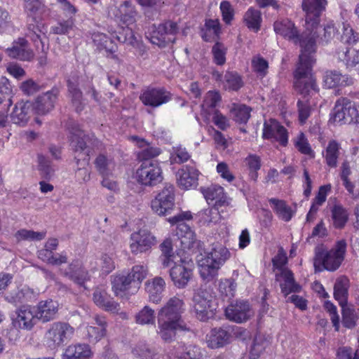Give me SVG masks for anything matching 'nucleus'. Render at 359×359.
I'll list each match as a JSON object with an SVG mask.
<instances>
[{"label": "nucleus", "instance_id": "obj_1", "mask_svg": "<svg viewBox=\"0 0 359 359\" xmlns=\"http://www.w3.org/2000/svg\"><path fill=\"white\" fill-rule=\"evenodd\" d=\"M231 252L220 243H214L205 252V255L198 260L201 278L210 282L215 279L219 269L231 258Z\"/></svg>", "mask_w": 359, "mask_h": 359}, {"label": "nucleus", "instance_id": "obj_2", "mask_svg": "<svg viewBox=\"0 0 359 359\" xmlns=\"http://www.w3.org/2000/svg\"><path fill=\"white\" fill-rule=\"evenodd\" d=\"M315 60L311 53H300L299 62L294 72V87L303 98L311 97L318 91L315 78L312 75V67Z\"/></svg>", "mask_w": 359, "mask_h": 359}, {"label": "nucleus", "instance_id": "obj_3", "mask_svg": "<svg viewBox=\"0 0 359 359\" xmlns=\"http://www.w3.org/2000/svg\"><path fill=\"white\" fill-rule=\"evenodd\" d=\"M346 246V242L344 239L337 241L330 250H327L323 245L317 246L315 248L313 260L316 271H336L344 259Z\"/></svg>", "mask_w": 359, "mask_h": 359}, {"label": "nucleus", "instance_id": "obj_4", "mask_svg": "<svg viewBox=\"0 0 359 359\" xmlns=\"http://www.w3.org/2000/svg\"><path fill=\"white\" fill-rule=\"evenodd\" d=\"M275 32L284 39L301 46V53H311L314 50V40L307 39L306 31L300 34L294 23L289 19L278 20L273 23Z\"/></svg>", "mask_w": 359, "mask_h": 359}, {"label": "nucleus", "instance_id": "obj_5", "mask_svg": "<svg viewBox=\"0 0 359 359\" xmlns=\"http://www.w3.org/2000/svg\"><path fill=\"white\" fill-rule=\"evenodd\" d=\"M192 219V215L190 211L180 212L172 217H169L168 221L172 225H177L176 235L180 241L181 248L183 250H190L192 252H196L201 247V241L196 238L195 233L191 229L184 221H189Z\"/></svg>", "mask_w": 359, "mask_h": 359}, {"label": "nucleus", "instance_id": "obj_6", "mask_svg": "<svg viewBox=\"0 0 359 359\" xmlns=\"http://www.w3.org/2000/svg\"><path fill=\"white\" fill-rule=\"evenodd\" d=\"M74 329L69 323L57 321L52 323L45 334V343L51 350L62 346L72 337Z\"/></svg>", "mask_w": 359, "mask_h": 359}, {"label": "nucleus", "instance_id": "obj_7", "mask_svg": "<svg viewBox=\"0 0 359 359\" xmlns=\"http://www.w3.org/2000/svg\"><path fill=\"white\" fill-rule=\"evenodd\" d=\"M330 122L339 124L359 123L358 111L349 99L341 97L335 103Z\"/></svg>", "mask_w": 359, "mask_h": 359}, {"label": "nucleus", "instance_id": "obj_8", "mask_svg": "<svg viewBox=\"0 0 359 359\" xmlns=\"http://www.w3.org/2000/svg\"><path fill=\"white\" fill-rule=\"evenodd\" d=\"M175 193L172 184H165L151 202L152 211L159 216L170 215L175 208Z\"/></svg>", "mask_w": 359, "mask_h": 359}, {"label": "nucleus", "instance_id": "obj_9", "mask_svg": "<svg viewBox=\"0 0 359 359\" xmlns=\"http://www.w3.org/2000/svg\"><path fill=\"white\" fill-rule=\"evenodd\" d=\"M69 133H71V146L74 150L75 153L79 152L81 154L83 151V158H80L79 155L75 156L74 159L76 164L79 165L80 161L82 159L83 161L88 162L89 160V150L87 149L88 144L90 141L89 135H86L84 132L80 128L79 124L74 122H70L68 125Z\"/></svg>", "mask_w": 359, "mask_h": 359}, {"label": "nucleus", "instance_id": "obj_10", "mask_svg": "<svg viewBox=\"0 0 359 359\" xmlns=\"http://www.w3.org/2000/svg\"><path fill=\"white\" fill-rule=\"evenodd\" d=\"M136 175L138 182L146 186H154L163 180L161 169L156 161L142 163Z\"/></svg>", "mask_w": 359, "mask_h": 359}, {"label": "nucleus", "instance_id": "obj_11", "mask_svg": "<svg viewBox=\"0 0 359 359\" xmlns=\"http://www.w3.org/2000/svg\"><path fill=\"white\" fill-rule=\"evenodd\" d=\"M194 263L191 260L180 259L170 269V277L177 288H184L193 275Z\"/></svg>", "mask_w": 359, "mask_h": 359}, {"label": "nucleus", "instance_id": "obj_12", "mask_svg": "<svg viewBox=\"0 0 359 359\" xmlns=\"http://www.w3.org/2000/svg\"><path fill=\"white\" fill-rule=\"evenodd\" d=\"M172 94L164 88L148 87L144 89L140 100L145 106L157 108L172 100Z\"/></svg>", "mask_w": 359, "mask_h": 359}, {"label": "nucleus", "instance_id": "obj_13", "mask_svg": "<svg viewBox=\"0 0 359 359\" xmlns=\"http://www.w3.org/2000/svg\"><path fill=\"white\" fill-rule=\"evenodd\" d=\"M184 311V304L182 299L173 297H171L162 307L158 313V318L179 323H184L182 314Z\"/></svg>", "mask_w": 359, "mask_h": 359}, {"label": "nucleus", "instance_id": "obj_14", "mask_svg": "<svg viewBox=\"0 0 359 359\" xmlns=\"http://www.w3.org/2000/svg\"><path fill=\"white\" fill-rule=\"evenodd\" d=\"M338 34V29L333 22H328L326 25H320L318 22L316 25H310V29H306L307 39L313 38L314 40V50H316V39H318L319 43L327 44L330 42L335 36Z\"/></svg>", "mask_w": 359, "mask_h": 359}, {"label": "nucleus", "instance_id": "obj_15", "mask_svg": "<svg viewBox=\"0 0 359 359\" xmlns=\"http://www.w3.org/2000/svg\"><path fill=\"white\" fill-rule=\"evenodd\" d=\"M253 314L254 312L249 302L245 300L232 302L225 309L226 318L237 323L247 321Z\"/></svg>", "mask_w": 359, "mask_h": 359}, {"label": "nucleus", "instance_id": "obj_16", "mask_svg": "<svg viewBox=\"0 0 359 359\" xmlns=\"http://www.w3.org/2000/svg\"><path fill=\"white\" fill-rule=\"evenodd\" d=\"M130 248L133 254L145 252L156 244V237L147 229H140L130 236Z\"/></svg>", "mask_w": 359, "mask_h": 359}, {"label": "nucleus", "instance_id": "obj_17", "mask_svg": "<svg viewBox=\"0 0 359 359\" xmlns=\"http://www.w3.org/2000/svg\"><path fill=\"white\" fill-rule=\"evenodd\" d=\"M210 296L205 291H199L193 297L194 309L198 319L206 321L214 315Z\"/></svg>", "mask_w": 359, "mask_h": 359}, {"label": "nucleus", "instance_id": "obj_18", "mask_svg": "<svg viewBox=\"0 0 359 359\" xmlns=\"http://www.w3.org/2000/svg\"><path fill=\"white\" fill-rule=\"evenodd\" d=\"M326 4V0H303L302 8L306 12V29H310V25H316L320 22Z\"/></svg>", "mask_w": 359, "mask_h": 359}, {"label": "nucleus", "instance_id": "obj_19", "mask_svg": "<svg viewBox=\"0 0 359 359\" xmlns=\"http://www.w3.org/2000/svg\"><path fill=\"white\" fill-rule=\"evenodd\" d=\"M178 27L176 22L167 21L158 25L153 31L151 42L158 46H165L168 43H174V35L177 32Z\"/></svg>", "mask_w": 359, "mask_h": 359}, {"label": "nucleus", "instance_id": "obj_20", "mask_svg": "<svg viewBox=\"0 0 359 359\" xmlns=\"http://www.w3.org/2000/svg\"><path fill=\"white\" fill-rule=\"evenodd\" d=\"M262 137L272 142H278L283 147H285L288 142L287 130L274 119L264 122Z\"/></svg>", "mask_w": 359, "mask_h": 359}, {"label": "nucleus", "instance_id": "obj_21", "mask_svg": "<svg viewBox=\"0 0 359 359\" xmlns=\"http://www.w3.org/2000/svg\"><path fill=\"white\" fill-rule=\"evenodd\" d=\"M114 16L116 20L126 25V27L122 28V32H119L118 35L124 34V29L130 28V26L136 22L137 12L131 1L125 0L116 8Z\"/></svg>", "mask_w": 359, "mask_h": 359}, {"label": "nucleus", "instance_id": "obj_22", "mask_svg": "<svg viewBox=\"0 0 359 359\" xmlns=\"http://www.w3.org/2000/svg\"><path fill=\"white\" fill-rule=\"evenodd\" d=\"M37 322L33 307L29 306H22L17 309L15 316L13 318L14 327L26 330H31Z\"/></svg>", "mask_w": 359, "mask_h": 359}, {"label": "nucleus", "instance_id": "obj_23", "mask_svg": "<svg viewBox=\"0 0 359 359\" xmlns=\"http://www.w3.org/2000/svg\"><path fill=\"white\" fill-rule=\"evenodd\" d=\"M33 309L38 321L46 323L55 318L58 311V304L52 299L42 300L34 306Z\"/></svg>", "mask_w": 359, "mask_h": 359}, {"label": "nucleus", "instance_id": "obj_24", "mask_svg": "<svg viewBox=\"0 0 359 359\" xmlns=\"http://www.w3.org/2000/svg\"><path fill=\"white\" fill-rule=\"evenodd\" d=\"M59 92L58 88H53L51 90L39 96L32 104V109L38 114L43 115L48 113L54 108Z\"/></svg>", "mask_w": 359, "mask_h": 359}, {"label": "nucleus", "instance_id": "obj_25", "mask_svg": "<svg viewBox=\"0 0 359 359\" xmlns=\"http://www.w3.org/2000/svg\"><path fill=\"white\" fill-rule=\"evenodd\" d=\"M62 273L80 286H83L85 283L90 280L88 271L83 267L78 260L71 262L66 269L62 271Z\"/></svg>", "mask_w": 359, "mask_h": 359}, {"label": "nucleus", "instance_id": "obj_26", "mask_svg": "<svg viewBox=\"0 0 359 359\" xmlns=\"http://www.w3.org/2000/svg\"><path fill=\"white\" fill-rule=\"evenodd\" d=\"M79 84V79L77 76H70L67 80V96L77 112L81 111L85 105Z\"/></svg>", "mask_w": 359, "mask_h": 359}, {"label": "nucleus", "instance_id": "obj_27", "mask_svg": "<svg viewBox=\"0 0 359 359\" xmlns=\"http://www.w3.org/2000/svg\"><path fill=\"white\" fill-rule=\"evenodd\" d=\"M323 85L327 88L346 87L353 84V78L348 74H343L339 71L327 70L323 74Z\"/></svg>", "mask_w": 359, "mask_h": 359}, {"label": "nucleus", "instance_id": "obj_28", "mask_svg": "<svg viewBox=\"0 0 359 359\" xmlns=\"http://www.w3.org/2000/svg\"><path fill=\"white\" fill-rule=\"evenodd\" d=\"M6 53L9 57L22 61H30L34 56L27 41L23 38L14 41L12 47L6 49Z\"/></svg>", "mask_w": 359, "mask_h": 359}, {"label": "nucleus", "instance_id": "obj_29", "mask_svg": "<svg viewBox=\"0 0 359 359\" xmlns=\"http://www.w3.org/2000/svg\"><path fill=\"white\" fill-rule=\"evenodd\" d=\"M185 323H179L158 318L157 333L165 342L172 341L177 330H187Z\"/></svg>", "mask_w": 359, "mask_h": 359}, {"label": "nucleus", "instance_id": "obj_30", "mask_svg": "<svg viewBox=\"0 0 359 359\" xmlns=\"http://www.w3.org/2000/svg\"><path fill=\"white\" fill-rule=\"evenodd\" d=\"M199 172L191 166H183L177 174L178 185L184 189L195 188L198 185Z\"/></svg>", "mask_w": 359, "mask_h": 359}, {"label": "nucleus", "instance_id": "obj_31", "mask_svg": "<svg viewBox=\"0 0 359 359\" xmlns=\"http://www.w3.org/2000/svg\"><path fill=\"white\" fill-rule=\"evenodd\" d=\"M173 359H203L201 348L196 345L185 346L182 342H177L170 353Z\"/></svg>", "mask_w": 359, "mask_h": 359}, {"label": "nucleus", "instance_id": "obj_32", "mask_svg": "<svg viewBox=\"0 0 359 359\" xmlns=\"http://www.w3.org/2000/svg\"><path fill=\"white\" fill-rule=\"evenodd\" d=\"M32 109V104L30 102H18L11 114V119L13 123L25 126L28 123Z\"/></svg>", "mask_w": 359, "mask_h": 359}, {"label": "nucleus", "instance_id": "obj_33", "mask_svg": "<svg viewBox=\"0 0 359 359\" xmlns=\"http://www.w3.org/2000/svg\"><path fill=\"white\" fill-rule=\"evenodd\" d=\"M92 356L93 352L89 345L75 344L66 348L62 354V359H90Z\"/></svg>", "mask_w": 359, "mask_h": 359}, {"label": "nucleus", "instance_id": "obj_34", "mask_svg": "<svg viewBox=\"0 0 359 359\" xmlns=\"http://www.w3.org/2000/svg\"><path fill=\"white\" fill-rule=\"evenodd\" d=\"M165 287V282L161 277H155L152 280H147L145 284V290L149 294V301L155 304L159 303L162 299Z\"/></svg>", "mask_w": 359, "mask_h": 359}, {"label": "nucleus", "instance_id": "obj_35", "mask_svg": "<svg viewBox=\"0 0 359 359\" xmlns=\"http://www.w3.org/2000/svg\"><path fill=\"white\" fill-rule=\"evenodd\" d=\"M95 304L107 311L115 312L118 310V304L113 301L103 287H97L93 297Z\"/></svg>", "mask_w": 359, "mask_h": 359}, {"label": "nucleus", "instance_id": "obj_36", "mask_svg": "<svg viewBox=\"0 0 359 359\" xmlns=\"http://www.w3.org/2000/svg\"><path fill=\"white\" fill-rule=\"evenodd\" d=\"M336 55L347 68L353 67L359 63V48L339 46L336 50Z\"/></svg>", "mask_w": 359, "mask_h": 359}, {"label": "nucleus", "instance_id": "obj_37", "mask_svg": "<svg viewBox=\"0 0 359 359\" xmlns=\"http://www.w3.org/2000/svg\"><path fill=\"white\" fill-rule=\"evenodd\" d=\"M124 31V34L116 35V39L121 43L130 44L136 49V54L138 56L144 59L147 58L148 54L146 47L137 39L132 28H127Z\"/></svg>", "mask_w": 359, "mask_h": 359}, {"label": "nucleus", "instance_id": "obj_38", "mask_svg": "<svg viewBox=\"0 0 359 359\" xmlns=\"http://www.w3.org/2000/svg\"><path fill=\"white\" fill-rule=\"evenodd\" d=\"M279 276L283 278V282L280 284V287L282 293H283L285 296H287L290 293H297L301 291L302 286L295 281L292 271L283 269ZM276 277H278V274Z\"/></svg>", "mask_w": 359, "mask_h": 359}, {"label": "nucleus", "instance_id": "obj_39", "mask_svg": "<svg viewBox=\"0 0 359 359\" xmlns=\"http://www.w3.org/2000/svg\"><path fill=\"white\" fill-rule=\"evenodd\" d=\"M112 290L116 296L123 297L133 291L132 282L126 273H119L111 277Z\"/></svg>", "mask_w": 359, "mask_h": 359}, {"label": "nucleus", "instance_id": "obj_40", "mask_svg": "<svg viewBox=\"0 0 359 359\" xmlns=\"http://www.w3.org/2000/svg\"><path fill=\"white\" fill-rule=\"evenodd\" d=\"M94 164L97 171L102 177L111 176L115 168L114 158L103 154L96 157Z\"/></svg>", "mask_w": 359, "mask_h": 359}, {"label": "nucleus", "instance_id": "obj_41", "mask_svg": "<svg viewBox=\"0 0 359 359\" xmlns=\"http://www.w3.org/2000/svg\"><path fill=\"white\" fill-rule=\"evenodd\" d=\"M231 334L224 328H214L210 332L208 345L212 348L222 347L229 343Z\"/></svg>", "mask_w": 359, "mask_h": 359}, {"label": "nucleus", "instance_id": "obj_42", "mask_svg": "<svg viewBox=\"0 0 359 359\" xmlns=\"http://www.w3.org/2000/svg\"><path fill=\"white\" fill-rule=\"evenodd\" d=\"M243 21L248 29L257 32L260 29L262 22L260 11L250 7L245 12L243 16Z\"/></svg>", "mask_w": 359, "mask_h": 359}, {"label": "nucleus", "instance_id": "obj_43", "mask_svg": "<svg viewBox=\"0 0 359 359\" xmlns=\"http://www.w3.org/2000/svg\"><path fill=\"white\" fill-rule=\"evenodd\" d=\"M349 280L346 277L338 278L334 285V297L339 305L347 304Z\"/></svg>", "mask_w": 359, "mask_h": 359}, {"label": "nucleus", "instance_id": "obj_44", "mask_svg": "<svg viewBox=\"0 0 359 359\" xmlns=\"http://www.w3.org/2000/svg\"><path fill=\"white\" fill-rule=\"evenodd\" d=\"M132 282L133 291L131 293L136 292L142 280L146 278L147 275V268L142 265L134 266L130 272L126 273Z\"/></svg>", "mask_w": 359, "mask_h": 359}, {"label": "nucleus", "instance_id": "obj_45", "mask_svg": "<svg viewBox=\"0 0 359 359\" xmlns=\"http://www.w3.org/2000/svg\"><path fill=\"white\" fill-rule=\"evenodd\" d=\"M269 203L273 205V210L280 219L289 222L292 219L294 211L284 201L273 198L269 199Z\"/></svg>", "mask_w": 359, "mask_h": 359}, {"label": "nucleus", "instance_id": "obj_46", "mask_svg": "<svg viewBox=\"0 0 359 359\" xmlns=\"http://www.w3.org/2000/svg\"><path fill=\"white\" fill-rule=\"evenodd\" d=\"M332 224L336 229H342L346 225L348 215L345 208L340 205H334L332 210Z\"/></svg>", "mask_w": 359, "mask_h": 359}, {"label": "nucleus", "instance_id": "obj_47", "mask_svg": "<svg viewBox=\"0 0 359 359\" xmlns=\"http://www.w3.org/2000/svg\"><path fill=\"white\" fill-rule=\"evenodd\" d=\"M223 83L225 88L235 91L243 85L241 77L236 72H226L224 76Z\"/></svg>", "mask_w": 359, "mask_h": 359}, {"label": "nucleus", "instance_id": "obj_48", "mask_svg": "<svg viewBox=\"0 0 359 359\" xmlns=\"http://www.w3.org/2000/svg\"><path fill=\"white\" fill-rule=\"evenodd\" d=\"M341 42L342 44L340 46L359 48V33L352 28H345L341 36Z\"/></svg>", "mask_w": 359, "mask_h": 359}, {"label": "nucleus", "instance_id": "obj_49", "mask_svg": "<svg viewBox=\"0 0 359 359\" xmlns=\"http://www.w3.org/2000/svg\"><path fill=\"white\" fill-rule=\"evenodd\" d=\"M220 100L221 96L219 93L208 92L201 105L203 111L208 114L214 113L215 110H217L216 107Z\"/></svg>", "mask_w": 359, "mask_h": 359}, {"label": "nucleus", "instance_id": "obj_50", "mask_svg": "<svg viewBox=\"0 0 359 359\" xmlns=\"http://www.w3.org/2000/svg\"><path fill=\"white\" fill-rule=\"evenodd\" d=\"M339 155V144L335 140L329 142L325 156L327 164L331 168L337 166V158Z\"/></svg>", "mask_w": 359, "mask_h": 359}, {"label": "nucleus", "instance_id": "obj_51", "mask_svg": "<svg viewBox=\"0 0 359 359\" xmlns=\"http://www.w3.org/2000/svg\"><path fill=\"white\" fill-rule=\"evenodd\" d=\"M155 311L145 306L135 315V322L139 325H154L155 323Z\"/></svg>", "mask_w": 359, "mask_h": 359}, {"label": "nucleus", "instance_id": "obj_52", "mask_svg": "<svg viewBox=\"0 0 359 359\" xmlns=\"http://www.w3.org/2000/svg\"><path fill=\"white\" fill-rule=\"evenodd\" d=\"M39 170L42 178L50 180L54 175L55 170L51 162L43 155H38Z\"/></svg>", "mask_w": 359, "mask_h": 359}, {"label": "nucleus", "instance_id": "obj_53", "mask_svg": "<svg viewBox=\"0 0 359 359\" xmlns=\"http://www.w3.org/2000/svg\"><path fill=\"white\" fill-rule=\"evenodd\" d=\"M25 12L29 16H36L43 13L46 11L44 4L41 0H22Z\"/></svg>", "mask_w": 359, "mask_h": 359}, {"label": "nucleus", "instance_id": "obj_54", "mask_svg": "<svg viewBox=\"0 0 359 359\" xmlns=\"http://www.w3.org/2000/svg\"><path fill=\"white\" fill-rule=\"evenodd\" d=\"M74 19L70 16L67 20L59 21L50 28V32L54 34H67L74 27Z\"/></svg>", "mask_w": 359, "mask_h": 359}, {"label": "nucleus", "instance_id": "obj_55", "mask_svg": "<svg viewBox=\"0 0 359 359\" xmlns=\"http://www.w3.org/2000/svg\"><path fill=\"white\" fill-rule=\"evenodd\" d=\"M191 156L187 151L186 148L182 147L181 145L172 147V151L170 154V161L172 164L177 163L181 164L187 161Z\"/></svg>", "mask_w": 359, "mask_h": 359}, {"label": "nucleus", "instance_id": "obj_56", "mask_svg": "<svg viewBox=\"0 0 359 359\" xmlns=\"http://www.w3.org/2000/svg\"><path fill=\"white\" fill-rule=\"evenodd\" d=\"M342 313V323L347 328H353L356 323L355 310L346 304L341 305Z\"/></svg>", "mask_w": 359, "mask_h": 359}, {"label": "nucleus", "instance_id": "obj_57", "mask_svg": "<svg viewBox=\"0 0 359 359\" xmlns=\"http://www.w3.org/2000/svg\"><path fill=\"white\" fill-rule=\"evenodd\" d=\"M250 111L246 105H238L231 111L233 118L237 123H246L250 117Z\"/></svg>", "mask_w": 359, "mask_h": 359}, {"label": "nucleus", "instance_id": "obj_58", "mask_svg": "<svg viewBox=\"0 0 359 359\" xmlns=\"http://www.w3.org/2000/svg\"><path fill=\"white\" fill-rule=\"evenodd\" d=\"M201 190L207 201H215L219 197H222L224 191V189L218 185H211L207 188L201 187Z\"/></svg>", "mask_w": 359, "mask_h": 359}, {"label": "nucleus", "instance_id": "obj_59", "mask_svg": "<svg viewBox=\"0 0 359 359\" xmlns=\"http://www.w3.org/2000/svg\"><path fill=\"white\" fill-rule=\"evenodd\" d=\"M105 328H99L95 326H87L86 328V337L90 343H97L106 334Z\"/></svg>", "mask_w": 359, "mask_h": 359}, {"label": "nucleus", "instance_id": "obj_60", "mask_svg": "<svg viewBox=\"0 0 359 359\" xmlns=\"http://www.w3.org/2000/svg\"><path fill=\"white\" fill-rule=\"evenodd\" d=\"M236 286V283L233 279H224L219 283V290L222 294L231 298L234 296Z\"/></svg>", "mask_w": 359, "mask_h": 359}, {"label": "nucleus", "instance_id": "obj_61", "mask_svg": "<svg viewBox=\"0 0 359 359\" xmlns=\"http://www.w3.org/2000/svg\"><path fill=\"white\" fill-rule=\"evenodd\" d=\"M46 233L44 231L39 232L32 230L21 229L17 233L18 239L29 241H41L46 237Z\"/></svg>", "mask_w": 359, "mask_h": 359}, {"label": "nucleus", "instance_id": "obj_62", "mask_svg": "<svg viewBox=\"0 0 359 359\" xmlns=\"http://www.w3.org/2000/svg\"><path fill=\"white\" fill-rule=\"evenodd\" d=\"M221 217L220 211L213 207L205 210L201 213V222H203V224H216L221 219Z\"/></svg>", "mask_w": 359, "mask_h": 359}, {"label": "nucleus", "instance_id": "obj_63", "mask_svg": "<svg viewBox=\"0 0 359 359\" xmlns=\"http://www.w3.org/2000/svg\"><path fill=\"white\" fill-rule=\"evenodd\" d=\"M214 62L217 65H223L226 62V49L224 45L217 42L212 48Z\"/></svg>", "mask_w": 359, "mask_h": 359}, {"label": "nucleus", "instance_id": "obj_64", "mask_svg": "<svg viewBox=\"0 0 359 359\" xmlns=\"http://www.w3.org/2000/svg\"><path fill=\"white\" fill-rule=\"evenodd\" d=\"M161 151L158 148L147 145L140 151L138 152V159L143 163L146 161H154L153 158L160 154Z\"/></svg>", "mask_w": 359, "mask_h": 359}]
</instances>
